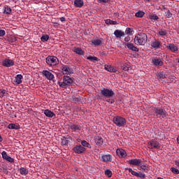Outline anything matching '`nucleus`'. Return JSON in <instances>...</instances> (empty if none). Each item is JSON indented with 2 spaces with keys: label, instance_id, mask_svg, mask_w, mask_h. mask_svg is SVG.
Returning a JSON list of instances; mask_svg holds the SVG:
<instances>
[{
  "label": "nucleus",
  "instance_id": "obj_1",
  "mask_svg": "<svg viewBox=\"0 0 179 179\" xmlns=\"http://www.w3.org/2000/svg\"><path fill=\"white\" fill-rule=\"evenodd\" d=\"M101 94L103 96V101H107L109 104H113L115 103V99H111L115 96V93L112 89L102 88L101 90Z\"/></svg>",
  "mask_w": 179,
  "mask_h": 179
},
{
  "label": "nucleus",
  "instance_id": "obj_2",
  "mask_svg": "<svg viewBox=\"0 0 179 179\" xmlns=\"http://www.w3.org/2000/svg\"><path fill=\"white\" fill-rule=\"evenodd\" d=\"M148 41V35L145 33H138L134 37V44L136 45H145Z\"/></svg>",
  "mask_w": 179,
  "mask_h": 179
},
{
  "label": "nucleus",
  "instance_id": "obj_3",
  "mask_svg": "<svg viewBox=\"0 0 179 179\" xmlns=\"http://www.w3.org/2000/svg\"><path fill=\"white\" fill-rule=\"evenodd\" d=\"M73 83V78L68 76H64L63 77V82H59L58 85L60 87H62V89H66V86H72Z\"/></svg>",
  "mask_w": 179,
  "mask_h": 179
},
{
  "label": "nucleus",
  "instance_id": "obj_4",
  "mask_svg": "<svg viewBox=\"0 0 179 179\" xmlns=\"http://www.w3.org/2000/svg\"><path fill=\"white\" fill-rule=\"evenodd\" d=\"M113 122L116 125V127H125V125H127V119L117 115L113 118Z\"/></svg>",
  "mask_w": 179,
  "mask_h": 179
},
{
  "label": "nucleus",
  "instance_id": "obj_5",
  "mask_svg": "<svg viewBox=\"0 0 179 179\" xmlns=\"http://www.w3.org/2000/svg\"><path fill=\"white\" fill-rule=\"evenodd\" d=\"M154 113L155 117H157V118H164L167 116V112L162 108H155Z\"/></svg>",
  "mask_w": 179,
  "mask_h": 179
},
{
  "label": "nucleus",
  "instance_id": "obj_6",
  "mask_svg": "<svg viewBox=\"0 0 179 179\" xmlns=\"http://www.w3.org/2000/svg\"><path fill=\"white\" fill-rule=\"evenodd\" d=\"M59 62V60L58 59V57L55 56H48L46 57V64L50 66H55Z\"/></svg>",
  "mask_w": 179,
  "mask_h": 179
},
{
  "label": "nucleus",
  "instance_id": "obj_7",
  "mask_svg": "<svg viewBox=\"0 0 179 179\" xmlns=\"http://www.w3.org/2000/svg\"><path fill=\"white\" fill-rule=\"evenodd\" d=\"M160 148H162V145L155 139L148 142V149H160Z\"/></svg>",
  "mask_w": 179,
  "mask_h": 179
},
{
  "label": "nucleus",
  "instance_id": "obj_8",
  "mask_svg": "<svg viewBox=\"0 0 179 179\" xmlns=\"http://www.w3.org/2000/svg\"><path fill=\"white\" fill-rule=\"evenodd\" d=\"M125 170H128L129 173H131L132 176H134L135 177H138V178H146V175H145L144 173H142L141 171L136 172L135 171H133L131 168H126Z\"/></svg>",
  "mask_w": 179,
  "mask_h": 179
},
{
  "label": "nucleus",
  "instance_id": "obj_9",
  "mask_svg": "<svg viewBox=\"0 0 179 179\" xmlns=\"http://www.w3.org/2000/svg\"><path fill=\"white\" fill-rule=\"evenodd\" d=\"M69 128L71 132H79V131L82 130V126L79 124L71 123L69 125Z\"/></svg>",
  "mask_w": 179,
  "mask_h": 179
},
{
  "label": "nucleus",
  "instance_id": "obj_10",
  "mask_svg": "<svg viewBox=\"0 0 179 179\" xmlns=\"http://www.w3.org/2000/svg\"><path fill=\"white\" fill-rule=\"evenodd\" d=\"M73 151L74 153H77L78 155H80L85 152H86V148L85 147L80 145H77L73 148Z\"/></svg>",
  "mask_w": 179,
  "mask_h": 179
},
{
  "label": "nucleus",
  "instance_id": "obj_11",
  "mask_svg": "<svg viewBox=\"0 0 179 179\" xmlns=\"http://www.w3.org/2000/svg\"><path fill=\"white\" fill-rule=\"evenodd\" d=\"M128 164H130V166H137L139 167L142 163V160L141 159H131L128 161H127Z\"/></svg>",
  "mask_w": 179,
  "mask_h": 179
},
{
  "label": "nucleus",
  "instance_id": "obj_12",
  "mask_svg": "<svg viewBox=\"0 0 179 179\" xmlns=\"http://www.w3.org/2000/svg\"><path fill=\"white\" fill-rule=\"evenodd\" d=\"M152 64L155 65V66H163V60L160 58L155 57L152 59Z\"/></svg>",
  "mask_w": 179,
  "mask_h": 179
},
{
  "label": "nucleus",
  "instance_id": "obj_13",
  "mask_svg": "<svg viewBox=\"0 0 179 179\" xmlns=\"http://www.w3.org/2000/svg\"><path fill=\"white\" fill-rule=\"evenodd\" d=\"M3 66H6V68H10V66H13L15 65V62L10 59H5L2 62Z\"/></svg>",
  "mask_w": 179,
  "mask_h": 179
},
{
  "label": "nucleus",
  "instance_id": "obj_14",
  "mask_svg": "<svg viewBox=\"0 0 179 179\" xmlns=\"http://www.w3.org/2000/svg\"><path fill=\"white\" fill-rule=\"evenodd\" d=\"M60 68L64 75H71V73H72V70L71 69V68H69V66H66L65 64H62Z\"/></svg>",
  "mask_w": 179,
  "mask_h": 179
},
{
  "label": "nucleus",
  "instance_id": "obj_15",
  "mask_svg": "<svg viewBox=\"0 0 179 179\" xmlns=\"http://www.w3.org/2000/svg\"><path fill=\"white\" fill-rule=\"evenodd\" d=\"M150 45L152 48H155V50H159V48L162 47V43L157 39H154L151 41Z\"/></svg>",
  "mask_w": 179,
  "mask_h": 179
},
{
  "label": "nucleus",
  "instance_id": "obj_16",
  "mask_svg": "<svg viewBox=\"0 0 179 179\" xmlns=\"http://www.w3.org/2000/svg\"><path fill=\"white\" fill-rule=\"evenodd\" d=\"M166 48L171 52H178V46L174 45L173 43H168Z\"/></svg>",
  "mask_w": 179,
  "mask_h": 179
},
{
  "label": "nucleus",
  "instance_id": "obj_17",
  "mask_svg": "<svg viewBox=\"0 0 179 179\" xmlns=\"http://www.w3.org/2000/svg\"><path fill=\"white\" fill-rule=\"evenodd\" d=\"M42 73L48 80H52V79H54V74L47 70L43 71Z\"/></svg>",
  "mask_w": 179,
  "mask_h": 179
},
{
  "label": "nucleus",
  "instance_id": "obj_18",
  "mask_svg": "<svg viewBox=\"0 0 179 179\" xmlns=\"http://www.w3.org/2000/svg\"><path fill=\"white\" fill-rule=\"evenodd\" d=\"M124 45H127V48L129 50H131V51H134L135 52H138L139 51V49L138 48H136V46H135V45H134V43H125Z\"/></svg>",
  "mask_w": 179,
  "mask_h": 179
},
{
  "label": "nucleus",
  "instance_id": "obj_19",
  "mask_svg": "<svg viewBox=\"0 0 179 179\" xmlns=\"http://www.w3.org/2000/svg\"><path fill=\"white\" fill-rule=\"evenodd\" d=\"M94 142L97 146H101L104 143V140L100 136H96L94 137Z\"/></svg>",
  "mask_w": 179,
  "mask_h": 179
},
{
  "label": "nucleus",
  "instance_id": "obj_20",
  "mask_svg": "<svg viewBox=\"0 0 179 179\" xmlns=\"http://www.w3.org/2000/svg\"><path fill=\"white\" fill-rule=\"evenodd\" d=\"M102 161L104 162V163L113 162V155H111L110 154H106L103 155Z\"/></svg>",
  "mask_w": 179,
  "mask_h": 179
},
{
  "label": "nucleus",
  "instance_id": "obj_21",
  "mask_svg": "<svg viewBox=\"0 0 179 179\" xmlns=\"http://www.w3.org/2000/svg\"><path fill=\"white\" fill-rule=\"evenodd\" d=\"M115 36L116 38H121L122 37H124L125 36V32L120 30V29H116L114 31Z\"/></svg>",
  "mask_w": 179,
  "mask_h": 179
},
{
  "label": "nucleus",
  "instance_id": "obj_22",
  "mask_svg": "<svg viewBox=\"0 0 179 179\" xmlns=\"http://www.w3.org/2000/svg\"><path fill=\"white\" fill-rule=\"evenodd\" d=\"M104 70L107 71L108 72H110V73H115V72H117V69L111 65L105 64Z\"/></svg>",
  "mask_w": 179,
  "mask_h": 179
},
{
  "label": "nucleus",
  "instance_id": "obj_23",
  "mask_svg": "<svg viewBox=\"0 0 179 179\" xmlns=\"http://www.w3.org/2000/svg\"><path fill=\"white\" fill-rule=\"evenodd\" d=\"M22 79H23V76L22 74H17L15 77V80L13 82L14 85H20L22 83Z\"/></svg>",
  "mask_w": 179,
  "mask_h": 179
},
{
  "label": "nucleus",
  "instance_id": "obj_24",
  "mask_svg": "<svg viewBox=\"0 0 179 179\" xmlns=\"http://www.w3.org/2000/svg\"><path fill=\"white\" fill-rule=\"evenodd\" d=\"M116 154L119 157H127V152L124 150V149H117Z\"/></svg>",
  "mask_w": 179,
  "mask_h": 179
},
{
  "label": "nucleus",
  "instance_id": "obj_25",
  "mask_svg": "<svg viewBox=\"0 0 179 179\" xmlns=\"http://www.w3.org/2000/svg\"><path fill=\"white\" fill-rule=\"evenodd\" d=\"M68 139H72V137H71V136H67L66 137H63V138H62V145H63L64 146H68V145H69V140Z\"/></svg>",
  "mask_w": 179,
  "mask_h": 179
},
{
  "label": "nucleus",
  "instance_id": "obj_26",
  "mask_svg": "<svg viewBox=\"0 0 179 179\" xmlns=\"http://www.w3.org/2000/svg\"><path fill=\"white\" fill-rule=\"evenodd\" d=\"M43 114H45V117H48V118H52V117H55V113L48 109L45 110Z\"/></svg>",
  "mask_w": 179,
  "mask_h": 179
},
{
  "label": "nucleus",
  "instance_id": "obj_27",
  "mask_svg": "<svg viewBox=\"0 0 179 179\" xmlns=\"http://www.w3.org/2000/svg\"><path fill=\"white\" fill-rule=\"evenodd\" d=\"M73 51L76 52V54H78V55H85V51L80 48L74 47Z\"/></svg>",
  "mask_w": 179,
  "mask_h": 179
},
{
  "label": "nucleus",
  "instance_id": "obj_28",
  "mask_svg": "<svg viewBox=\"0 0 179 179\" xmlns=\"http://www.w3.org/2000/svg\"><path fill=\"white\" fill-rule=\"evenodd\" d=\"M92 43L95 45V47H97L99 45H101L103 44V38L99 39H93L92 41Z\"/></svg>",
  "mask_w": 179,
  "mask_h": 179
},
{
  "label": "nucleus",
  "instance_id": "obj_29",
  "mask_svg": "<svg viewBox=\"0 0 179 179\" xmlns=\"http://www.w3.org/2000/svg\"><path fill=\"white\" fill-rule=\"evenodd\" d=\"M85 5L83 0H75L74 1V6L76 8H82Z\"/></svg>",
  "mask_w": 179,
  "mask_h": 179
},
{
  "label": "nucleus",
  "instance_id": "obj_30",
  "mask_svg": "<svg viewBox=\"0 0 179 179\" xmlns=\"http://www.w3.org/2000/svg\"><path fill=\"white\" fill-rule=\"evenodd\" d=\"M8 129H20V126L19 124L10 123L8 125Z\"/></svg>",
  "mask_w": 179,
  "mask_h": 179
},
{
  "label": "nucleus",
  "instance_id": "obj_31",
  "mask_svg": "<svg viewBox=\"0 0 179 179\" xmlns=\"http://www.w3.org/2000/svg\"><path fill=\"white\" fill-rule=\"evenodd\" d=\"M19 171L21 176H27L29 174V170H27V169L24 167H21L19 169Z\"/></svg>",
  "mask_w": 179,
  "mask_h": 179
},
{
  "label": "nucleus",
  "instance_id": "obj_32",
  "mask_svg": "<svg viewBox=\"0 0 179 179\" xmlns=\"http://www.w3.org/2000/svg\"><path fill=\"white\" fill-rule=\"evenodd\" d=\"M87 59H89V61H92V62H99L100 61L97 57L94 56H89L87 57Z\"/></svg>",
  "mask_w": 179,
  "mask_h": 179
},
{
  "label": "nucleus",
  "instance_id": "obj_33",
  "mask_svg": "<svg viewBox=\"0 0 179 179\" xmlns=\"http://www.w3.org/2000/svg\"><path fill=\"white\" fill-rule=\"evenodd\" d=\"M81 145L83 148H88V149H92V145L86 141H81Z\"/></svg>",
  "mask_w": 179,
  "mask_h": 179
},
{
  "label": "nucleus",
  "instance_id": "obj_34",
  "mask_svg": "<svg viewBox=\"0 0 179 179\" xmlns=\"http://www.w3.org/2000/svg\"><path fill=\"white\" fill-rule=\"evenodd\" d=\"M125 34H127V36H132L134 34V29L132 28L127 27L125 30Z\"/></svg>",
  "mask_w": 179,
  "mask_h": 179
},
{
  "label": "nucleus",
  "instance_id": "obj_35",
  "mask_svg": "<svg viewBox=\"0 0 179 179\" xmlns=\"http://www.w3.org/2000/svg\"><path fill=\"white\" fill-rule=\"evenodd\" d=\"M164 16H166V17H167L168 19H171V17H173V13L170 12V10L166 9V11H165L164 13Z\"/></svg>",
  "mask_w": 179,
  "mask_h": 179
},
{
  "label": "nucleus",
  "instance_id": "obj_36",
  "mask_svg": "<svg viewBox=\"0 0 179 179\" xmlns=\"http://www.w3.org/2000/svg\"><path fill=\"white\" fill-rule=\"evenodd\" d=\"M158 34L162 36H167V30L166 29H159Z\"/></svg>",
  "mask_w": 179,
  "mask_h": 179
},
{
  "label": "nucleus",
  "instance_id": "obj_37",
  "mask_svg": "<svg viewBox=\"0 0 179 179\" xmlns=\"http://www.w3.org/2000/svg\"><path fill=\"white\" fill-rule=\"evenodd\" d=\"M4 13H6V15H10V13H12V8L8 6H6L4 8Z\"/></svg>",
  "mask_w": 179,
  "mask_h": 179
},
{
  "label": "nucleus",
  "instance_id": "obj_38",
  "mask_svg": "<svg viewBox=\"0 0 179 179\" xmlns=\"http://www.w3.org/2000/svg\"><path fill=\"white\" fill-rule=\"evenodd\" d=\"M135 16L136 17H143V16H145V12L138 10L137 13H136Z\"/></svg>",
  "mask_w": 179,
  "mask_h": 179
},
{
  "label": "nucleus",
  "instance_id": "obj_39",
  "mask_svg": "<svg viewBox=\"0 0 179 179\" xmlns=\"http://www.w3.org/2000/svg\"><path fill=\"white\" fill-rule=\"evenodd\" d=\"M50 38V36L47 34H44L41 36V40L43 41V43H45V41H48V39Z\"/></svg>",
  "mask_w": 179,
  "mask_h": 179
},
{
  "label": "nucleus",
  "instance_id": "obj_40",
  "mask_svg": "<svg viewBox=\"0 0 179 179\" xmlns=\"http://www.w3.org/2000/svg\"><path fill=\"white\" fill-rule=\"evenodd\" d=\"M8 96V92L5 90H0V97H5Z\"/></svg>",
  "mask_w": 179,
  "mask_h": 179
},
{
  "label": "nucleus",
  "instance_id": "obj_41",
  "mask_svg": "<svg viewBox=\"0 0 179 179\" xmlns=\"http://www.w3.org/2000/svg\"><path fill=\"white\" fill-rule=\"evenodd\" d=\"M105 176H106L107 177H108V178H110L113 176V171H111V170L110 169H106L105 171Z\"/></svg>",
  "mask_w": 179,
  "mask_h": 179
},
{
  "label": "nucleus",
  "instance_id": "obj_42",
  "mask_svg": "<svg viewBox=\"0 0 179 179\" xmlns=\"http://www.w3.org/2000/svg\"><path fill=\"white\" fill-rule=\"evenodd\" d=\"M149 18L152 20H159V16L156 15L155 14H150Z\"/></svg>",
  "mask_w": 179,
  "mask_h": 179
},
{
  "label": "nucleus",
  "instance_id": "obj_43",
  "mask_svg": "<svg viewBox=\"0 0 179 179\" xmlns=\"http://www.w3.org/2000/svg\"><path fill=\"white\" fill-rule=\"evenodd\" d=\"M122 71H129V65L127 63H124L122 66H121Z\"/></svg>",
  "mask_w": 179,
  "mask_h": 179
},
{
  "label": "nucleus",
  "instance_id": "obj_44",
  "mask_svg": "<svg viewBox=\"0 0 179 179\" xmlns=\"http://www.w3.org/2000/svg\"><path fill=\"white\" fill-rule=\"evenodd\" d=\"M157 79H164L166 78V76H164V73L163 72H159L157 73Z\"/></svg>",
  "mask_w": 179,
  "mask_h": 179
},
{
  "label": "nucleus",
  "instance_id": "obj_45",
  "mask_svg": "<svg viewBox=\"0 0 179 179\" xmlns=\"http://www.w3.org/2000/svg\"><path fill=\"white\" fill-rule=\"evenodd\" d=\"M138 167H141V170H143V171H144V173H148V171H149V170L145 167H146V165L145 164H140V166H138Z\"/></svg>",
  "mask_w": 179,
  "mask_h": 179
},
{
  "label": "nucleus",
  "instance_id": "obj_46",
  "mask_svg": "<svg viewBox=\"0 0 179 179\" xmlns=\"http://www.w3.org/2000/svg\"><path fill=\"white\" fill-rule=\"evenodd\" d=\"M106 24H117V21H113L111 20H106Z\"/></svg>",
  "mask_w": 179,
  "mask_h": 179
},
{
  "label": "nucleus",
  "instance_id": "obj_47",
  "mask_svg": "<svg viewBox=\"0 0 179 179\" xmlns=\"http://www.w3.org/2000/svg\"><path fill=\"white\" fill-rule=\"evenodd\" d=\"M171 171H172V173H173V174H178L179 173L178 169L175 168V167H171Z\"/></svg>",
  "mask_w": 179,
  "mask_h": 179
},
{
  "label": "nucleus",
  "instance_id": "obj_48",
  "mask_svg": "<svg viewBox=\"0 0 179 179\" xmlns=\"http://www.w3.org/2000/svg\"><path fill=\"white\" fill-rule=\"evenodd\" d=\"M1 156H2L3 159V160H6V158L8 157V154L6 153V151H3L1 152Z\"/></svg>",
  "mask_w": 179,
  "mask_h": 179
},
{
  "label": "nucleus",
  "instance_id": "obj_49",
  "mask_svg": "<svg viewBox=\"0 0 179 179\" xmlns=\"http://www.w3.org/2000/svg\"><path fill=\"white\" fill-rule=\"evenodd\" d=\"M6 160L7 162H9V163H15V159H13V158H11L10 157H8L6 158Z\"/></svg>",
  "mask_w": 179,
  "mask_h": 179
},
{
  "label": "nucleus",
  "instance_id": "obj_50",
  "mask_svg": "<svg viewBox=\"0 0 179 179\" xmlns=\"http://www.w3.org/2000/svg\"><path fill=\"white\" fill-rule=\"evenodd\" d=\"M73 100L76 103H78V101H80V98L79 97V96H73Z\"/></svg>",
  "mask_w": 179,
  "mask_h": 179
},
{
  "label": "nucleus",
  "instance_id": "obj_51",
  "mask_svg": "<svg viewBox=\"0 0 179 179\" xmlns=\"http://www.w3.org/2000/svg\"><path fill=\"white\" fill-rule=\"evenodd\" d=\"M6 34V31L3 29H0V37H3Z\"/></svg>",
  "mask_w": 179,
  "mask_h": 179
},
{
  "label": "nucleus",
  "instance_id": "obj_52",
  "mask_svg": "<svg viewBox=\"0 0 179 179\" xmlns=\"http://www.w3.org/2000/svg\"><path fill=\"white\" fill-rule=\"evenodd\" d=\"M131 41V37L129 36V35H127V36H126L124 38V41H126V43H128V41Z\"/></svg>",
  "mask_w": 179,
  "mask_h": 179
},
{
  "label": "nucleus",
  "instance_id": "obj_53",
  "mask_svg": "<svg viewBox=\"0 0 179 179\" xmlns=\"http://www.w3.org/2000/svg\"><path fill=\"white\" fill-rule=\"evenodd\" d=\"M100 3H108V0H99Z\"/></svg>",
  "mask_w": 179,
  "mask_h": 179
},
{
  "label": "nucleus",
  "instance_id": "obj_54",
  "mask_svg": "<svg viewBox=\"0 0 179 179\" xmlns=\"http://www.w3.org/2000/svg\"><path fill=\"white\" fill-rule=\"evenodd\" d=\"M160 9H161V10L163 12V10H167V9H169V8H166V6H162L160 7Z\"/></svg>",
  "mask_w": 179,
  "mask_h": 179
},
{
  "label": "nucleus",
  "instance_id": "obj_55",
  "mask_svg": "<svg viewBox=\"0 0 179 179\" xmlns=\"http://www.w3.org/2000/svg\"><path fill=\"white\" fill-rule=\"evenodd\" d=\"M65 20H66V19H65L64 17H60V21H62V22H65Z\"/></svg>",
  "mask_w": 179,
  "mask_h": 179
},
{
  "label": "nucleus",
  "instance_id": "obj_56",
  "mask_svg": "<svg viewBox=\"0 0 179 179\" xmlns=\"http://www.w3.org/2000/svg\"><path fill=\"white\" fill-rule=\"evenodd\" d=\"M176 165L178 166V167H179V160H177L175 162Z\"/></svg>",
  "mask_w": 179,
  "mask_h": 179
},
{
  "label": "nucleus",
  "instance_id": "obj_57",
  "mask_svg": "<svg viewBox=\"0 0 179 179\" xmlns=\"http://www.w3.org/2000/svg\"><path fill=\"white\" fill-rule=\"evenodd\" d=\"M2 141H3V138H2V136H1L0 134V142H2Z\"/></svg>",
  "mask_w": 179,
  "mask_h": 179
},
{
  "label": "nucleus",
  "instance_id": "obj_58",
  "mask_svg": "<svg viewBox=\"0 0 179 179\" xmlns=\"http://www.w3.org/2000/svg\"><path fill=\"white\" fill-rule=\"evenodd\" d=\"M13 41H16V38H14L13 39Z\"/></svg>",
  "mask_w": 179,
  "mask_h": 179
},
{
  "label": "nucleus",
  "instance_id": "obj_59",
  "mask_svg": "<svg viewBox=\"0 0 179 179\" xmlns=\"http://www.w3.org/2000/svg\"><path fill=\"white\" fill-rule=\"evenodd\" d=\"M178 34H179V31H177Z\"/></svg>",
  "mask_w": 179,
  "mask_h": 179
}]
</instances>
